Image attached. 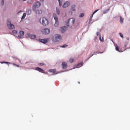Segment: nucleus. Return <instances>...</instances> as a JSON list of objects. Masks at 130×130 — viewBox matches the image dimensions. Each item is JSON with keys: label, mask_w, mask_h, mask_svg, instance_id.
I'll return each mask as SVG.
<instances>
[{"label": "nucleus", "mask_w": 130, "mask_h": 130, "mask_svg": "<svg viewBox=\"0 0 130 130\" xmlns=\"http://www.w3.org/2000/svg\"><path fill=\"white\" fill-rule=\"evenodd\" d=\"M62 37L60 35L56 34L53 37V41L55 42H58L61 40Z\"/></svg>", "instance_id": "f257e3e1"}, {"label": "nucleus", "mask_w": 130, "mask_h": 130, "mask_svg": "<svg viewBox=\"0 0 130 130\" xmlns=\"http://www.w3.org/2000/svg\"><path fill=\"white\" fill-rule=\"evenodd\" d=\"M40 22L44 26L48 25V20L45 18L44 17L40 19Z\"/></svg>", "instance_id": "f03ea898"}, {"label": "nucleus", "mask_w": 130, "mask_h": 130, "mask_svg": "<svg viewBox=\"0 0 130 130\" xmlns=\"http://www.w3.org/2000/svg\"><path fill=\"white\" fill-rule=\"evenodd\" d=\"M40 5V3L38 1L35 3L33 5L32 9L34 11H36V8H39Z\"/></svg>", "instance_id": "7ed1b4c3"}, {"label": "nucleus", "mask_w": 130, "mask_h": 130, "mask_svg": "<svg viewBox=\"0 0 130 130\" xmlns=\"http://www.w3.org/2000/svg\"><path fill=\"white\" fill-rule=\"evenodd\" d=\"M7 24V26L9 29H11L15 28V27L11 23L10 20H8Z\"/></svg>", "instance_id": "20e7f679"}, {"label": "nucleus", "mask_w": 130, "mask_h": 130, "mask_svg": "<svg viewBox=\"0 0 130 130\" xmlns=\"http://www.w3.org/2000/svg\"><path fill=\"white\" fill-rule=\"evenodd\" d=\"M75 19L73 18L70 19L68 21L67 25L68 26H69V24L70 23L71 25H73L75 22Z\"/></svg>", "instance_id": "39448f33"}, {"label": "nucleus", "mask_w": 130, "mask_h": 130, "mask_svg": "<svg viewBox=\"0 0 130 130\" xmlns=\"http://www.w3.org/2000/svg\"><path fill=\"white\" fill-rule=\"evenodd\" d=\"M62 68L63 69H66L68 67L67 63L63 62L62 63Z\"/></svg>", "instance_id": "423d86ee"}, {"label": "nucleus", "mask_w": 130, "mask_h": 130, "mask_svg": "<svg viewBox=\"0 0 130 130\" xmlns=\"http://www.w3.org/2000/svg\"><path fill=\"white\" fill-rule=\"evenodd\" d=\"M44 32L45 34L47 35L50 33V30L48 28H45L44 30Z\"/></svg>", "instance_id": "0eeeda50"}, {"label": "nucleus", "mask_w": 130, "mask_h": 130, "mask_svg": "<svg viewBox=\"0 0 130 130\" xmlns=\"http://www.w3.org/2000/svg\"><path fill=\"white\" fill-rule=\"evenodd\" d=\"M70 3L69 2H67L63 5V8L67 7L70 5Z\"/></svg>", "instance_id": "6e6552de"}, {"label": "nucleus", "mask_w": 130, "mask_h": 130, "mask_svg": "<svg viewBox=\"0 0 130 130\" xmlns=\"http://www.w3.org/2000/svg\"><path fill=\"white\" fill-rule=\"evenodd\" d=\"M39 41L40 42H41L44 43H46L48 41V40L47 39H39Z\"/></svg>", "instance_id": "1a4fd4ad"}, {"label": "nucleus", "mask_w": 130, "mask_h": 130, "mask_svg": "<svg viewBox=\"0 0 130 130\" xmlns=\"http://www.w3.org/2000/svg\"><path fill=\"white\" fill-rule=\"evenodd\" d=\"M24 34V32L22 31H20V35H18V36L20 38H22Z\"/></svg>", "instance_id": "9d476101"}, {"label": "nucleus", "mask_w": 130, "mask_h": 130, "mask_svg": "<svg viewBox=\"0 0 130 130\" xmlns=\"http://www.w3.org/2000/svg\"><path fill=\"white\" fill-rule=\"evenodd\" d=\"M35 70H36L38 71L39 72L42 73H44V71L42 69L39 67H36Z\"/></svg>", "instance_id": "9b49d317"}, {"label": "nucleus", "mask_w": 130, "mask_h": 130, "mask_svg": "<svg viewBox=\"0 0 130 130\" xmlns=\"http://www.w3.org/2000/svg\"><path fill=\"white\" fill-rule=\"evenodd\" d=\"M66 29V27L64 26L63 27H61L60 28V30L62 33H63L65 31Z\"/></svg>", "instance_id": "f8f14e48"}, {"label": "nucleus", "mask_w": 130, "mask_h": 130, "mask_svg": "<svg viewBox=\"0 0 130 130\" xmlns=\"http://www.w3.org/2000/svg\"><path fill=\"white\" fill-rule=\"evenodd\" d=\"M115 47H116V51L119 52H122L123 51H122V50H119V47L117 45V44H116L115 45Z\"/></svg>", "instance_id": "ddd939ff"}, {"label": "nucleus", "mask_w": 130, "mask_h": 130, "mask_svg": "<svg viewBox=\"0 0 130 130\" xmlns=\"http://www.w3.org/2000/svg\"><path fill=\"white\" fill-rule=\"evenodd\" d=\"M53 17L54 18V19L55 20V21L58 20V18H57V17L56 15V14L55 13H54L53 14Z\"/></svg>", "instance_id": "4468645a"}, {"label": "nucleus", "mask_w": 130, "mask_h": 130, "mask_svg": "<svg viewBox=\"0 0 130 130\" xmlns=\"http://www.w3.org/2000/svg\"><path fill=\"white\" fill-rule=\"evenodd\" d=\"M36 14H40L42 13V11L41 10H36V11H35Z\"/></svg>", "instance_id": "2eb2a0df"}, {"label": "nucleus", "mask_w": 130, "mask_h": 130, "mask_svg": "<svg viewBox=\"0 0 130 130\" xmlns=\"http://www.w3.org/2000/svg\"><path fill=\"white\" fill-rule=\"evenodd\" d=\"M96 34H97V35H98V36L99 35H100V33L99 32H97ZM99 39H100V40L101 41H102V42H103V41L104 39H103V38L102 37V39H101L100 35Z\"/></svg>", "instance_id": "dca6fc26"}, {"label": "nucleus", "mask_w": 130, "mask_h": 130, "mask_svg": "<svg viewBox=\"0 0 130 130\" xmlns=\"http://www.w3.org/2000/svg\"><path fill=\"white\" fill-rule=\"evenodd\" d=\"M56 70L55 69H51L49 71L53 74H54L56 72Z\"/></svg>", "instance_id": "f3484780"}, {"label": "nucleus", "mask_w": 130, "mask_h": 130, "mask_svg": "<svg viewBox=\"0 0 130 130\" xmlns=\"http://www.w3.org/2000/svg\"><path fill=\"white\" fill-rule=\"evenodd\" d=\"M75 5H73L72 6L71 9L73 11H75Z\"/></svg>", "instance_id": "a211bd4d"}, {"label": "nucleus", "mask_w": 130, "mask_h": 130, "mask_svg": "<svg viewBox=\"0 0 130 130\" xmlns=\"http://www.w3.org/2000/svg\"><path fill=\"white\" fill-rule=\"evenodd\" d=\"M26 13L28 15L30 14L31 13V10L30 9L27 10L26 11Z\"/></svg>", "instance_id": "6ab92c4d"}, {"label": "nucleus", "mask_w": 130, "mask_h": 130, "mask_svg": "<svg viewBox=\"0 0 130 130\" xmlns=\"http://www.w3.org/2000/svg\"><path fill=\"white\" fill-rule=\"evenodd\" d=\"M83 65V63H78L77 65V68H79L80 67Z\"/></svg>", "instance_id": "aec40b11"}, {"label": "nucleus", "mask_w": 130, "mask_h": 130, "mask_svg": "<svg viewBox=\"0 0 130 130\" xmlns=\"http://www.w3.org/2000/svg\"><path fill=\"white\" fill-rule=\"evenodd\" d=\"M59 25V22L58 20L55 21V23L54 24V25L55 27H57Z\"/></svg>", "instance_id": "412c9836"}, {"label": "nucleus", "mask_w": 130, "mask_h": 130, "mask_svg": "<svg viewBox=\"0 0 130 130\" xmlns=\"http://www.w3.org/2000/svg\"><path fill=\"white\" fill-rule=\"evenodd\" d=\"M36 37V36L35 35H32L30 36V38L32 39H34Z\"/></svg>", "instance_id": "4be33fe9"}, {"label": "nucleus", "mask_w": 130, "mask_h": 130, "mask_svg": "<svg viewBox=\"0 0 130 130\" xmlns=\"http://www.w3.org/2000/svg\"><path fill=\"white\" fill-rule=\"evenodd\" d=\"M26 13H23V15L22 17V19H24L25 17H26Z\"/></svg>", "instance_id": "5701e85b"}, {"label": "nucleus", "mask_w": 130, "mask_h": 130, "mask_svg": "<svg viewBox=\"0 0 130 130\" xmlns=\"http://www.w3.org/2000/svg\"><path fill=\"white\" fill-rule=\"evenodd\" d=\"M56 12H57V14H59V10L57 8H56Z\"/></svg>", "instance_id": "b1692460"}, {"label": "nucleus", "mask_w": 130, "mask_h": 130, "mask_svg": "<svg viewBox=\"0 0 130 130\" xmlns=\"http://www.w3.org/2000/svg\"><path fill=\"white\" fill-rule=\"evenodd\" d=\"M38 65L39 66H42L44 65V64L42 63H38Z\"/></svg>", "instance_id": "393cba45"}, {"label": "nucleus", "mask_w": 130, "mask_h": 130, "mask_svg": "<svg viewBox=\"0 0 130 130\" xmlns=\"http://www.w3.org/2000/svg\"><path fill=\"white\" fill-rule=\"evenodd\" d=\"M58 0V2H59V6H61L62 5V2H60V0Z\"/></svg>", "instance_id": "a878e982"}, {"label": "nucleus", "mask_w": 130, "mask_h": 130, "mask_svg": "<svg viewBox=\"0 0 130 130\" xmlns=\"http://www.w3.org/2000/svg\"><path fill=\"white\" fill-rule=\"evenodd\" d=\"M69 61L71 63H72L73 62L74 60L73 59L71 58L70 59Z\"/></svg>", "instance_id": "bb28decb"}, {"label": "nucleus", "mask_w": 130, "mask_h": 130, "mask_svg": "<svg viewBox=\"0 0 130 130\" xmlns=\"http://www.w3.org/2000/svg\"><path fill=\"white\" fill-rule=\"evenodd\" d=\"M84 13H82V14H80V15L79 16V17H84Z\"/></svg>", "instance_id": "cd10ccee"}, {"label": "nucleus", "mask_w": 130, "mask_h": 130, "mask_svg": "<svg viewBox=\"0 0 130 130\" xmlns=\"http://www.w3.org/2000/svg\"><path fill=\"white\" fill-rule=\"evenodd\" d=\"M67 46H68L67 45L65 44L64 45H63L62 46H61V47H62L64 48V47H65Z\"/></svg>", "instance_id": "c85d7f7f"}, {"label": "nucleus", "mask_w": 130, "mask_h": 130, "mask_svg": "<svg viewBox=\"0 0 130 130\" xmlns=\"http://www.w3.org/2000/svg\"><path fill=\"white\" fill-rule=\"evenodd\" d=\"M119 35H120V36L121 38H123V35H122V34L121 33H119Z\"/></svg>", "instance_id": "c756f323"}, {"label": "nucleus", "mask_w": 130, "mask_h": 130, "mask_svg": "<svg viewBox=\"0 0 130 130\" xmlns=\"http://www.w3.org/2000/svg\"><path fill=\"white\" fill-rule=\"evenodd\" d=\"M4 3V0H2L1 2V4L2 6H3Z\"/></svg>", "instance_id": "7c9ffc66"}, {"label": "nucleus", "mask_w": 130, "mask_h": 130, "mask_svg": "<svg viewBox=\"0 0 130 130\" xmlns=\"http://www.w3.org/2000/svg\"><path fill=\"white\" fill-rule=\"evenodd\" d=\"M12 32L14 34H16L17 33V31L15 30H13Z\"/></svg>", "instance_id": "2f4dec72"}, {"label": "nucleus", "mask_w": 130, "mask_h": 130, "mask_svg": "<svg viewBox=\"0 0 130 130\" xmlns=\"http://www.w3.org/2000/svg\"><path fill=\"white\" fill-rule=\"evenodd\" d=\"M99 10V9H97L95 10L92 14V15H93V14L95 13L96 12H97Z\"/></svg>", "instance_id": "473e14b6"}, {"label": "nucleus", "mask_w": 130, "mask_h": 130, "mask_svg": "<svg viewBox=\"0 0 130 130\" xmlns=\"http://www.w3.org/2000/svg\"><path fill=\"white\" fill-rule=\"evenodd\" d=\"M120 22L121 23H122L123 22V20L122 18L121 17H120Z\"/></svg>", "instance_id": "72a5a7b5"}, {"label": "nucleus", "mask_w": 130, "mask_h": 130, "mask_svg": "<svg viewBox=\"0 0 130 130\" xmlns=\"http://www.w3.org/2000/svg\"><path fill=\"white\" fill-rule=\"evenodd\" d=\"M128 43V42H126V43L125 44V45H124V46L125 47H126V46Z\"/></svg>", "instance_id": "f704fd0d"}, {"label": "nucleus", "mask_w": 130, "mask_h": 130, "mask_svg": "<svg viewBox=\"0 0 130 130\" xmlns=\"http://www.w3.org/2000/svg\"><path fill=\"white\" fill-rule=\"evenodd\" d=\"M13 64L15 66H17V67H19V65H17V64H15V63H13L12 64Z\"/></svg>", "instance_id": "c9c22d12"}, {"label": "nucleus", "mask_w": 130, "mask_h": 130, "mask_svg": "<svg viewBox=\"0 0 130 130\" xmlns=\"http://www.w3.org/2000/svg\"><path fill=\"white\" fill-rule=\"evenodd\" d=\"M10 63L7 62H3L2 63Z\"/></svg>", "instance_id": "e433bc0d"}, {"label": "nucleus", "mask_w": 130, "mask_h": 130, "mask_svg": "<svg viewBox=\"0 0 130 130\" xmlns=\"http://www.w3.org/2000/svg\"><path fill=\"white\" fill-rule=\"evenodd\" d=\"M40 1L41 2H43L44 1V0H40Z\"/></svg>", "instance_id": "4c0bfd02"}, {"label": "nucleus", "mask_w": 130, "mask_h": 130, "mask_svg": "<svg viewBox=\"0 0 130 130\" xmlns=\"http://www.w3.org/2000/svg\"><path fill=\"white\" fill-rule=\"evenodd\" d=\"M93 17V15H92V14L90 16V18H92V17Z\"/></svg>", "instance_id": "58836bf2"}, {"label": "nucleus", "mask_w": 130, "mask_h": 130, "mask_svg": "<svg viewBox=\"0 0 130 130\" xmlns=\"http://www.w3.org/2000/svg\"><path fill=\"white\" fill-rule=\"evenodd\" d=\"M90 21H91V20H92V18H90Z\"/></svg>", "instance_id": "ea45409f"}, {"label": "nucleus", "mask_w": 130, "mask_h": 130, "mask_svg": "<svg viewBox=\"0 0 130 130\" xmlns=\"http://www.w3.org/2000/svg\"><path fill=\"white\" fill-rule=\"evenodd\" d=\"M26 0H23V1H26Z\"/></svg>", "instance_id": "a19ab883"}, {"label": "nucleus", "mask_w": 130, "mask_h": 130, "mask_svg": "<svg viewBox=\"0 0 130 130\" xmlns=\"http://www.w3.org/2000/svg\"><path fill=\"white\" fill-rule=\"evenodd\" d=\"M127 39L128 40H129V38H127Z\"/></svg>", "instance_id": "79ce46f5"}, {"label": "nucleus", "mask_w": 130, "mask_h": 130, "mask_svg": "<svg viewBox=\"0 0 130 130\" xmlns=\"http://www.w3.org/2000/svg\"><path fill=\"white\" fill-rule=\"evenodd\" d=\"M27 2V3H28V2H29V1H28Z\"/></svg>", "instance_id": "37998d69"}, {"label": "nucleus", "mask_w": 130, "mask_h": 130, "mask_svg": "<svg viewBox=\"0 0 130 130\" xmlns=\"http://www.w3.org/2000/svg\"><path fill=\"white\" fill-rule=\"evenodd\" d=\"M20 12H18V13H19Z\"/></svg>", "instance_id": "c03bdc74"}]
</instances>
